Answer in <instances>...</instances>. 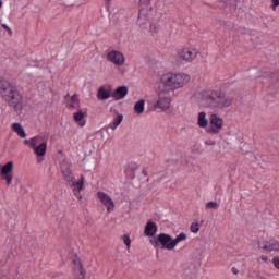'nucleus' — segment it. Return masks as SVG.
<instances>
[{
  "label": "nucleus",
  "instance_id": "nucleus-17",
  "mask_svg": "<svg viewBox=\"0 0 279 279\" xmlns=\"http://www.w3.org/2000/svg\"><path fill=\"white\" fill-rule=\"evenodd\" d=\"M110 97H112V95L110 94V92L106 90V87H99L97 93L98 99H100L101 101H106V99H110Z\"/></svg>",
  "mask_w": 279,
  "mask_h": 279
},
{
  "label": "nucleus",
  "instance_id": "nucleus-33",
  "mask_svg": "<svg viewBox=\"0 0 279 279\" xmlns=\"http://www.w3.org/2000/svg\"><path fill=\"white\" fill-rule=\"evenodd\" d=\"M24 145H29V147H32V138L31 140H25Z\"/></svg>",
  "mask_w": 279,
  "mask_h": 279
},
{
  "label": "nucleus",
  "instance_id": "nucleus-22",
  "mask_svg": "<svg viewBox=\"0 0 279 279\" xmlns=\"http://www.w3.org/2000/svg\"><path fill=\"white\" fill-rule=\"evenodd\" d=\"M121 121H123V114H119V116L114 119L113 123L109 124V128H110L111 130H117V128H119V125H121Z\"/></svg>",
  "mask_w": 279,
  "mask_h": 279
},
{
  "label": "nucleus",
  "instance_id": "nucleus-23",
  "mask_svg": "<svg viewBox=\"0 0 279 279\" xmlns=\"http://www.w3.org/2000/svg\"><path fill=\"white\" fill-rule=\"evenodd\" d=\"M149 31L153 34H157V32H160V24H158V20L150 22Z\"/></svg>",
  "mask_w": 279,
  "mask_h": 279
},
{
  "label": "nucleus",
  "instance_id": "nucleus-40",
  "mask_svg": "<svg viewBox=\"0 0 279 279\" xmlns=\"http://www.w3.org/2000/svg\"><path fill=\"white\" fill-rule=\"evenodd\" d=\"M143 173H144V175H147V171L146 170H143Z\"/></svg>",
  "mask_w": 279,
  "mask_h": 279
},
{
  "label": "nucleus",
  "instance_id": "nucleus-29",
  "mask_svg": "<svg viewBox=\"0 0 279 279\" xmlns=\"http://www.w3.org/2000/svg\"><path fill=\"white\" fill-rule=\"evenodd\" d=\"M271 3L272 4L270 5V8L274 12H276V8L279 7V0H271Z\"/></svg>",
  "mask_w": 279,
  "mask_h": 279
},
{
  "label": "nucleus",
  "instance_id": "nucleus-37",
  "mask_svg": "<svg viewBox=\"0 0 279 279\" xmlns=\"http://www.w3.org/2000/svg\"><path fill=\"white\" fill-rule=\"evenodd\" d=\"M2 27H3V29H9L10 28V26H8V24H2Z\"/></svg>",
  "mask_w": 279,
  "mask_h": 279
},
{
  "label": "nucleus",
  "instance_id": "nucleus-31",
  "mask_svg": "<svg viewBox=\"0 0 279 279\" xmlns=\"http://www.w3.org/2000/svg\"><path fill=\"white\" fill-rule=\"evenodd\" d=\"M272 264H274V267H276V269H279V257H274Z\"/></svg>",
  "mask_w": 279,
  "mask_h": 279
},
{
  "label": "nucleus",
  "instance_id": "nucleus-35",
  "mask_svg": "<svg viewBox=\"0 0 279 279\" xmlns=\"http://www.w3.org/2000/svg\"><path fill=\"white\" fill-rule=\"evenodd\" d=\"M232 274H234L235 276L239 274V269H236L235 267L232 268Z\"/></svg>",
  "mask_w": 279,
  "mask_h": 279
},
{
  "label": "nucleus",
  "instance_id": "nucleus-27",
  "mask_svg": "<svg viewBox=\"0 0 279 279\" xmlns=\"http://www.w3.org/2000/svg\"><path fill=\"white\" fill-rule=\"evenodd\" d=\"M191 232H193V234H197V232H199V223L193 222L191 225Z\"/></svg>",
  "mask_w": 279,
  "mask_h": 279
},
{
  "label": "nucleus",
  "instance_id": "nucleus-30",
  "mask_svg": "<svg viewBox=\"0 0 279 279\" xmlns=\"http://www.w3.org/2000/svg\"><path fill=\"white\" fill-rule=\"evenodd\" d=\"M205 145L214 147V145H217V142H215V140H207L205 141Z\"/></svg>",
  "mask_w": 279,
  "mask_h": 279
},
{
  "label": "nucleus",
  "instance_id": "nucleus-11",
  "mask_svg": "<svg viewBox=\"0 0 279 279\" xmlns=\"http://www.w3.org/2000/svg\"><path fill=\"white\" fill-rule=\"evenodd\" d=\"M97 197L98 199H100L101 204L106 206L107 213H112V210H114V201H112V198L108 194L104 192H98Z\"/></svg>",
  "mask_w": 279,
  "mask_h": 279
},
{
  "label": "nucleus",
  "instance_id": "nucleus-16",
  "mask_svg": "<svg viewBox=\"0 0 279 279\" xmlns=\"http://www.w3.org/2000/svg\"><path fill=\"white\" fill-rule=\"evenodd\" d=\"M125 95H128V86H120L111 94V97H113L116 100H119L123 99Z\"/></svg>",
  "mask_w": 279,
  "mask_h": 279
},
{
  "label": "nucleus",
  "instance_id": "nucleus-36",
  "mask_svg": "<svg viewBox=\"0 0 279 279\" xmlns=\"http://www.w3.org/2000/svg\"><path fill=\"white\" fill-rule=\"evenodd\" d=\"M7 32H8V34H9V36H12V28H7Z\"/></svg>",
  "mask_w": 279,
  "mask_h": 279
},
{
  "label": "nucleus",
  "instance_id": "nucleus-26",
  "mask_svg": "<svg viewBox=\"0 0 279 279\" xmlns=\"http://www.w3.org/2000/svg\"><path fill=\"white\" fill-rule=\"evenodd\" d=\"M73 117H74V120H75L77 123H80V121H82V119H84L85 114H84V112L78 111V112H75V113L73 114Z\"/></svg>",
  "mask_w": 279,
  "mask_h": 279
},
{
  "label": "nucleus",
  "instance_id": "nucleus-1",
  "mask_svg": "<svg viewBox=\"0 0 279 279\" xmlns=\"http://www.w3.org/2000/svg\"><path fill=\"white\" fill-rule=\"evenodd\" d=\"M0 95L8 102V106L14 109L16 114L21 117L23 114V95L19 92V88L11 85L5 78L0 77Z\"/></svg>",
  "mask_w": 279,
  "mask_h": 279
},
{
  "label": "nucleus",
  "instance_id": "nucleus-6",
  "mask_svg": "<svg viewBox=\"0 0 279 279\" xmlns=\"http://www.w3.org/2000/svg\"><path fill=\"white\" fill-rule=\"evenodd\" d=\"M209 126L207 128V134H219L223 130V119L216 113H211L209 117Z\"/></svg>",
  "mask_w": 279,
  "mask_h": 279
},
{
  "label": "nucleus",
  "instance_id": "nucleus-42",
  "mask_svg": "<svg viewBox=\"0 0 279 279\" xmlns=\"http://www.w3.org/2000/svg\"><path fill=\"white\" fill-rule=\"evenodd\" d=\"M106 1H111V0H106Z\"/></svg>",
  "mask_w": 279,
  "mask_h": 279
},
{
  "label": "nucleus",
  "instance_id": "nucleus-4",
  "mask_svg": "<svg viewBox=\"0 0 279 279\" xmlns=\"http://www.w3.org/2000/svg\"><path fill=\"white\" fill-rule=\"evenodd\" d=\"M61 173L64 175L69 186L72 187V191L77 196V199H82V194H80V191L84 189V175H81L80 181H75V178H73V172L71 171V165L68 163L66 160H63L61 162Z\"/></svg>",
  "mask_w": 279,
  "mask_h": 279
},
{
  "label": "nucleus",
  "instance_id": "nucleus-39",
  "mask_svg": "<svg viewBox=\"0 0 279 279\" xmlns=\"http://www.w3.org/2000/svg\"><path fill=\"white\" fill-rule=\"evenodd\" d=\"M2 5H3V1L0 0V9L2 8Z\"/></svg>",
  "mask_w": 279,
  "mask_h": 279
},
{
  "label": "nucleus",
  "instance_id": "nucleus-3",
  "mask_svg": "<svg viewBox=\"0 0 279 279\" xmlns=\"http://www.w3.org/2000/svg\"><path fill=\"white\" fill-rule=\"evenodd\" d=\"M190 82L191 76L185 73H168L161 77V86H163V90H166V93L177 90V88H184V86Z\"/></svg>",
  "mask_w": 279,
  "mask_h": 279
},
{
  "label": "nucleus",
  "instance_id": "nucleus-41",
  "mask_svg": "<svg viewBox=\"0 0 279 279\" xmlns=\"http://www.w3.org/2000/svg\"><path fill=\"white\" fill-rule=\"evenodd\" d=\"M38 162H43V159H38Z\"/></svg>",
  "mask_w": 279,
  "mask_h": 279
},
{
  "label": "nucleus",
  "instance_id": "nucleus-5",
  "mask_svg": "<svg viewBox=\"0 0 279 279\" xmlns=\"http://www.w3.org/2000/svg\"><path fill=\"white\" fill-rule=\"evenodd\" d=\"M181 241H186V234L180 233L179 235L173 239L171 235L167 233H159L154 241L155 247L161 246V250H175V246L178 243H181Z\"/></svg>",
  "mask_w": 279,
  "mask_h": 279
},
{
  "label": "nucleus",
  "instance_id": "nucleus-13",
  "mask_svg": "<svg viewBox=\"0 0 279 279\" xmlns=\"http://www.w3.org/2000/svg\"><path fill=\"white\" fill-rule=\"evenodd\" d=\"M171 106V99L169 97L160 96L155 105V108H159L160 110H169Z\"/></svg>",
  "mask_w": 279,
  "mask_h": 279
},
{
  "label": "nucleus",
  "instance_id": "nucleus-19",
  "mask_svg": "<svg viewBox=\"0 0 279 279\" xmlns=\"http://www.w3.org/2000/svg\"><path fill=\"white\" fill-rule=\"evenodd\" d=\"M13 169H14V162L9 161L7 165L2 167V169L0 170V174L11 175L10 173H12Z\"/></svg>",
  "mask_w": 279,
  "mask_h": 279
},
{
  "label": "nucleus",
  "instance_id": "nucleus-7",
  "mask_svg": "<svg viewBox=\"0 0 279 279\" xmlns=\"http://www.w3.org/2000/svg\"><path fill=\"white\" fill-rule=\"evenodd\" d=\"M197 58V51L191 48H184L178 51L175 60L178 64L182 62H193Z\"/></svg>",
  "mask_w": 279,
  "mask_h": 279
},
{
  "label": "nucleus",
  "instance_id": "nucleus-25",
  "mask_svg": "<svg viewBox=\"0 0 279 279\" xmlns=\"http://www.w3.org/2000/svg\"><path fill=\"white\" fill-rule=\"evenodd\" d=\"M122 241L128 250H130V245H132V240H130V235L124 234L122 235Z\"/></svg>",
  "mask_w": 279,
  "mask_h": 279
},
{
  "label": "nucleus",
  "instance_id": "nucleus-14",
  "mask_svg": "<svg viewBox=\"0 0 279 279\" xmlns=\"http://www.w3.org/2000/svg\"><path fill=\"white\" fill-rule=\"evenodd\" d=\"M156 232H158V226H156V223L151 221L147 222L144 229V234L146 236H154Z\"/></svg>",
  "mask_w": 279,
  "mask_h": 279
},
{
  "label": "nucleus",
  "instance_id": "nucleus-15",
  "mask_svg": "<svg viewBox=\"0 0 279 279\" xmlns=\"http://www.w3.org/2000/svg\"><path fill=\"white\" fill-rule=\"evenodd\" d=\"M268 82L270 88H279V73L271 72L268 74Z\"/></svg>",
  "mask_w": 279,
  "mask_h": 279
},
{
  "label": "nucleus",
  "instance_id": "nucleus-21",
  "mask_svg": "<svg viewBox=\"0 0 279 279\" xmlns=\"http://www.w3.org/2000/svg\"><path fill=\"white\" fill-rule=\"evenodd\" d=\"M197 123L199 128H208V119H206V112L202 111L198 113Z\"/></svg>",
  "mask_w": 279,
  "mask_h": 279
},
{
  "label": "nucleus",
  "instance_id": "nucleus-38",
  "mask_svg": "<svg viewBox=\"0 0 279 279\" xmlns=\"http://www.w3.org/2000/svg\"><path fill=\"white\" fill-rule=\"evenodd\" d=\"M69 108H75V105L74 104H70Z\"/></svg>",
  "mask_w": 279,
  "mask_h": 279
},
{
  "label": "nucleus",
  "instance_id": "nucleus-20",
  "mask_svg": "<svg viewBox=\"0 0 279 279\" xmlns=\"http://www.w3.org/2000/svg\"><path fill=\"white\" fill-rule=\"evenodd\" d=\"M134 112H135V114H143V112H145V100L144 99H140L137 102H135Z\"/></svg>",
  "mask_w": 279,
  "mask_h": 279
},
{
  "label": "nucleus",
  "instance_id": "nucleus-24",
  "mask_svg": "<svg viewBox=\"0 0 279 279\" xmlns=\"http://www.w3.org/2000/svg\"><path fill=\"white\" fill-rule=\"evenodd\" d=\"M206 210H217V208H219V203L217 202H208L205 205Z\"/></svg>",
  "mask_w": 279,
  "mask_h": 279
},
{
  "label": "nucleus",
  "instance_id": "nucleus-2",
  "mask_svg": "<svg viewBox=\"0 0 279 279\" xmlns=\"http://www.w3.org/2000/svg\"><path fill=\"white\" fill-rule=\"evenodd\" d=\"M201 104L211 110H223L232 106V98L218 90H203L201 93Z\"/></svg>",
  "mask_w": 279,
  "mask_h": 279
},
{
  "label": "nucleus",
  "instance_id": "nucleus-9",
  "mask_svg": "<svg viewBox=\"0 0 279 279\" xmlns=\"http://www.w3.org/2000/svg\"><path fill=\"white\" fill-rule=\"evenodd\" d=\"M107 60L108 62H111L116 66H123V64H125V57L123 56V53L117 50H112L108 52Z\"/></svg>",
  "mask_w": 279,
  "mask_h": 279
},
{
  "label": "nucleus",
  "instance_id": "nucleus-8",
  "mask_svg": "<svg viewBox=\"0 0 279 279\" xmlns=\"http://www.w3.org/2000/svg\"><path fill=\"white\" fill-rule=\"evenodd\" d=\"M31 147L36 156H45L47 154V142L43 141V137H32Z\"/></svg>",
  "mask_w": 279,
  "mask_h": 279
},
{
  "label": "nucleus",
  "instance_id": "nucleus-32",
  "mask_svg": "<svg viewBox=\"0 0 279 279\" xmlns=\"http://www.w3.org/2000/svg\"><path fill=\"white\" fill-rule=\"evenodd\" d=\"M71 101H72V104H77L80 101V99L77 98V95H73L71 97Z\"/></svg>",
  "mask_w": 279,
  "mask_h": 279
},
{
  "label": "nucleus",
  "instance_id": "nucleus-10",
  "mask_svg": "<svg viewBox=\"0 0 279 279\" xmlns=\"http://www.w3.org/2000/svg\"><path fill=\"white\" fill-rule=\"evenodd\" d=\"M258 250H264V252H279V241L270 240L266 242H258Z\"/></svg>",
  "mask_w": 279,
  "mask_h": 279
},
{
  "label": "nucleus",
  "instance_id": "nucleus-12",
  "mask_svg": "<svg viewBox=\"0 0 279 279\" xmlns=\"http://www.w3.org/2000/svg\"><path fill=\"white\" fill-rule=\"evenodd\" d=\"M137 25L142 29H148L149 26L151 25V22H149V17H147V14H145V11L140 10V15L137 19Z\"/></svg>",
  "mask_w": 279,
  "mask_h": 279
},
{
  "label": "nucleus",
  "instance_id": "nucleus-18",
  "mask_svg": "<svg viewBox=\"0 0 279 279\" xmlns=\"http://www.w3.org/2000/svg\"><path fill=\"white\" fill-rule=\"evenodd\" d=\"M12 130L20 136V138H25L27 134L25 133V129L20 123H13L12 124Z\"/></svg>",
  "mask_w": 279,
  "mask_h": 279
},
{
  "label": "nucleus",
  "instance_id": "nucleus-34",
  "mask_svg": "<svg viewBox=\"0 0 279 279\" xmlns=\"http://www.w3.org/2000/svg\"><path fill=\"white\" fill-rule=\"evenodd\" d=\"M260 260H263L264 263H267V260H268L267 255H262L260 256Z\"/></svg>",
  "mask_w": 279,
  "mask_h": 279
},
{
  "label": "nucleus",
  "instance_id": "nucleus-28",
  "mask_svg": "<svg viewBox=\"0 0 279 279\" xmlns=\"http://www.w3.org/2000/svg\"><path fill=\"white\" fill-rule=\"evenodd\" d=\"M2 178L5 180L8 186L12 184V174H4Z\"/></svg>",
  "mask_w": 279,
  "mask_h": 279
}]
</instances>
